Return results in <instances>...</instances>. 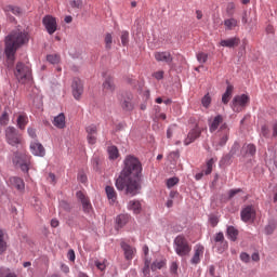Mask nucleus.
Instances as JSON below:
<instances>
[{"label": "nucleus", "instance_id": "obj_1", "mask_svg": "<svg viewBox=\"0 0 277 277\" xmlns=\"http://www.w3.org/2000/svg\"><path fill=\"white\" fill-rule=\"evenodd\" d=\"M144 168L142 161L133 155H128L123 160V168L115 182L118 192H124L128 196H137L142 189Z\"/></svg>", "mask_w": 277, "mask_h": 277}, {"label": "nucleus", "instance_id": "obj_2", "mask_svg": "<svg viewBox=\"0 0 277 277\" xmlns=\"http://www.w3.org/2000/svg\"><path fill=\"white\" fill-rule=\"evenodd\" d=\"M31 36L28 30L15 28L11 30L4 38V53L8 62L16 60V51L29 44Z\"/></svg>", "mask_w": 277, "mask_h": 277}, {"label": "nucleus", "instance_id": "obj_3", "mask_svg": "<svg viewBox=\"0 0 277 277\" xmlns=\"http://www.w3.org/2000/svg\"><path fill=\"white\" fill-rule=\"evenodd\" d=\"M14 168H17L24 174H29L31 168V155L21 151H15L12 159Z\"/></svg>", "mask_w": 277, "mask_h": 277}, {"label": "nucleus", "instance_id": "obj_4", "mask_svg": "<svg viewBox=\"0 0 277 277\" xmlns=\"http://www.w3.org/2000/svg\"><path fill=\"white\" fill-rule=\"evenodd\" d=\"M173 248L177 256H187L189 255V252H192V246L183 235H179L175 237L173 241Z\"/></svg>", "mask_w": 277, "mask_h": 277}, {"label": "nucleus", "instance_id": "obj_5", "mask_svg": "<svg viewBox=\"0 0 277 277\" xmlns=\"http://www.w3.org/2000/svg\"><path fill=\"white\" fill-rule=\"evenodd\" d=\"M14 75L18 83H27L31 79V67L22 62H18L15 67Z\"/></svg>", "mask_w": 277, "mask_h": 277}, {"label": "nucleus", "instance_id": "obj_6", "mask_svg": "<svg viewBox=\"0 0 277 277\" xmlns=\"http://www.w3.org/2000/svg\"><path fill=\"white\" fill-rule=\"evenodd\" d=\"M217 141L214 143L215 150H220V148H224L228 143L230 137V128H228L227 123H223L217 130Z\"/></svg>", "mask_w": 277, "mask_h": 277}, {"label": "nucleus", "instance_id": "obj_7", "mask_svg": "<svg viewBox=\"0 0 277 277\" xmlns=\"http://www.w3.org/2000/svg\"><path fill=\"white\" fill-rule=\"evenodd\" d=\"M5 137H6V143L10 146H16V147H18V145L23 140L21 136V133H18V130H16V128L14 127H8L5 129Z\"/></svg>", "mask_w": 277, "mask_h": 277}, {"label": "nucleus", "instance_id": "obj_8", "mask_svg": "<svg viewBox=\"0 0 277 277\" xmlns=\"http://www.w3.org/2000/svg\"><path fill=\"white\" fill-rule=\"evenodd\" d=\"M120 107L123 111L131 113L135 109V102H133V93L126 92L119 98Z\"/></svg>", "mask_w": 277, "mask_h": 277}, {"label": "nucleus", "instance_id": "obj_9", "mask_svg": "<svg viewBox=\"0 0 277 277\" xmlns=\"http://www.w3.org/2000/svg\"><path fill=\"white\" fill-rule=\"evenodd\" d=\"M214 246L213 248L216 250L217 254H224L226 250H228V241L224 238V233L219 232L214 235Z\"/></svg>", "mask_w": 277, "mask_h": 277}, {"label": "nucleus", "instance_id": "obj_10", "mask_svg": "<svg viewBox=\"0 0 277 277\" xmlns=\"http://www.w3.org/2000/svg\"><path fill=\"white\" fill-rule=\"evenodd\" d=\"M250 103V96L248 94H241L234 96L230 107L233 111L239 113L241 111L240 107H246Z\"/></svg>", "mask_w": 277, "mask_h": 277}, {"label": "nucleus", "instance_id": "obj_11", "mask_svg": "<svg viewBox=\"0 0 277 277\" xmlns=\"http://www.w3.org/2000/svg\"><path fill=\"white\" fill-rule=\"evenodd\" d=\"M42 25L49 36H53V34L57 31V18L53 17V15H44L42 18Z\"/></svg>", "mask_w": 277, "mask_h": 277}, {"label": "nucleus", "instance_id": "obj_12", "mask_svg": "<svg viewBox=\"0 0 277 277\" xmlns=\"http://www.w3.org/2000/svg\"><path fill=\"white\" fill-rule=\"evenodd\" d=\"M240 217L245 223L252 222L256 217V211L252 206H247L240 211Z\"/></svg>", "mask_w": 277, "mask_h": 277}, {"label": "nucleus", "instance_id": "obj_13", "mask_svg": "<svg viewBox=\"0 0 277 277\" xmlns=\"http://www.w3.org/2000/svg\"><path fill=\"white\" fill-rule=\"evenodd\" d=\"M71 90L74 98H76V101H79L83 94V82H81V79L74 78Z\"/></svg>", "mask_w": 277, "mask_h": 277}, {"label": "nucleus", "instance_id": "obj_14", "mask_svg": "<svg viewBox=\"0 0 277 277\" xmlns=\"http://www.w3.org/2000/svg\"><path fill=\"white\" fill-rule=\"evenodd\" d=\"M76 198L81 202L83 213H92V203L90 202V199L85 197L83 192L78 190L76 193Z\"/></svg>", "mask_w": 277, "mask_h": 277}, {"label": "nucleus", "instance_id": "obj_15", "mask_svg": "<svg viewBox=\"0 0 277 277\" xmlns=\"http://www.w3.org/2000/svg\"><path fill=\"white\" fill-rule=\"evenodd\" d=\"M200 135H202V130H200V128L198 127H195L188 132L187 136L184 138V146H189V144H194V142H196V140H198Z\"/></svg>", "mask_w": 277, "mask_h": 277}, {"label": "nucleus", "instance_id": "obj_16", "mask_svg": "<svg viewBox=\"0 0 277 277\" xmlns=\"http://www.w3.org/2000/svg\"><path fill=\"white\" fill-rule=\"evenodd\" d=\"M120 248L123 251L126 261H133L136 249L133 248L131 245L127 243L124 240L120 242Z\"/></svg>", "mask_w": 277, "mask_h": 277}, {"label": "nucleus", "instance_id": "obj_17", "mask_svg": "<svg viewBox=\"0 0 277 277\" xmlns=\"http://www.w3.org/2000/svg\"><path fill=\"white\" fill-rule=\"evenodd\" d=\"M30 153L35 157H44V155H47L44 146H42L41 143L38 141H34L30 143Z\"/></svg>", "mask_w": 277, "mask_h": 277}, {"label": "nucleus", "instance_id": "obj_18", "mask_svg": "<svg viewBox=\"0 0 277 277\" xmlns=\"http://www.w3.org/2000/svg\"><path fill=\"white\" fill-rule=\"evenodd\" d=\"M205 254V246L198 243L195 246V253L193 258L190 259L192 265H198L200 263V256Z\"/></svg>", "mask_w": 277, "mask_h": 277}, {"label": "nucleus", "instance_id": "obj_19", "mask_svg": "<svg viewBox=\"0 0 277 277\" xmlns=\"http://www.w3.org/2000/svg\"><path fill=\"white\" fill-rule=\"evenodd\" d=\"M85 131L88 133V135H87L88 143L91 145L96 144V135H97L96 126L90 124L85 128Z\"/></svg>", "mask_w": 277, "mask_h": 277}, {"label": "nucleus", "instance_id": "obj_20", "mask_svg": "<svg viewBox=\"0 0 277 277\" xmlns=\"http://www.w3.org/2000/svg\"><path fill=\"white\" fill-rule=\"evenodd\" d=\"M154 57L156 62H163L164 64H172L174 60L170 52H156Z\"/></svg>", "mask_w": 277, "mask_h": 277}, {"label": "nucleus", "instance_id": "obj_21", "mask_svg": "<svg viewBox=\"0 0 277 277\" xmlns=\"http://www.w3.org/2000/svg\"><path fill=\"white\" fill-rule=\"evenodd\" d=\"M130 215L129 214H119L116 216V225L115 228L116 230H120V228H124V226H127V224H129V220H130Z\"/></svg>", "mask_w": 277, "mask_h": 277}, {"label": "nucleus", "instance_id": "obj_22", "mask_svg": "<svg viewBox=\"0 0 277 277\" xmlns=\"http://www.w3.org/2000/svg\"><path fill=\"white\" fill-rule=\"evenodd\" d=\"M239 42H241V40L238 37H232L221 40L220 45L226 49H234V47H239Z\"/></svg>", "mask_w": 277, "mask_h": 277}, {"label": "nucleus", "instance_id": "obj_23", "mask_svg": "<svg viewBox=\"0 0 277 277\" xmlns=\"http://www.w3.org/2000/svg\"><path fill=\"white\" fill-rule=\"evenodd\" d=\"M128 210L133 211L135 215H140L142 213V202L137 199L130 200L128 202Z\"/></svg>", "mask_w": 277, "mask_h": 277}, {"label": "nucleus", "instance_id": "obj_24", "mask_svg": "<svg viewBox=\"0 0 277 277\" xmlns=\"http://www.w3.org/2000/svg\"><path fill=\"white\" fill-rule=\"evenodd\" d=\"M225 235L229 241H237V237H239V229L233 225H228L226 227Z\"/></svg>", "mask_w": 277, "mask_h": 277}, {"label": "nucleus", "instance_id": "obj_25", "mask_svg": "<svg viewBox=\"0 0 277 277\" xmlns=\"http://www.w3.org/2000/svg\"><path fill=\"white\" fill-rule=\"evenodd\" d=\"M223 121H224V118L222 117V115H216L212 120V122L209 123L210 133H215V131H217V129L220 128V124H222Z\"/></svg>", "mask_w": 277, "mask_h": 277}, {"label": "nucleus", "instance_id": "obj_26", "mask_svg": "<svg viewBox=\"0 0 277 277\" xmlns=\"http://www.w3.org/2000/svg\"><path fill=\"white\" fill-rule=\"evenodd\" d=\"M53 124L56 127V129H66V116L64 113H61L54 117Z\"/></svg>", "mask_w": 277, "mask_h": 277}, {"label": "nucleus", "instance_id": "obj_27", "mask_svg": "<svg viewBox=\"0 0 277 277\" xmlns=\"http://www.w3.org/2000/svg\"><path fill=\"white\" fill-rule=\"evenodd\" d=\"M233 90H235V87H233V84H228L226 87V90L222 95V103L224 105H228V102L230 101V96H233Z\"/></svg>", "mask_w": 277, "mask_h": 277}, {"label": "nucleus", "instance_id": "obj_28", "mask_svg": "<svg viewBox=\"0 0 277 277\" xmlns=\"http://www.w3.org/2000/svg\"><path fill=\"white\" fill-rule=\"evenodd\" d=\"M103 89L107 90L108 92H115L116 91V84L114 83L113 77H106L103 82Z\"/></svg>", "mask_w": 277, "mask_h": 277}, {"label": "nucleus", "instance_id": "obj_29", "mask_svg": "<svg viewBox=\"0 0 277 277\" xmlns=\"http://www.w3.org/2000/svg\"><path fill=\"white\" fill-rule=\"evenodd\" d=\"M0 277H18V275L8 266H0Z\"/></svg>", "mask_w": 277, "mask_h": 277}, {"label": "nucleus", "instance_id": "obj_30", "mask_svg": "<svg viewBox=\"0 0 277 277\" xmlns=\"http://www.w3.org/2000/svg\"><path fill=\"white\" fill-rule=\"evenodd\" d=\"M4 12L8 14V12H11L14 14V16H21L23 14V10L19 6H14L12 4H9L4 8Z\"/></svg>", "mask_w": 277, "mask_h": 277}, {"label": "nucleus", "instance_id": "obj_31", "mask_svg": "<svg viewBox=\"0 0 277 277\" xmlns=\"http://www.w3.org/2000/svg\"><path fill=\"white\" fill-rule=\"evenodd\" d=\"M105 192L108 200H111V202H116L118 197L116 195V189L114 188V186H106Z\"/></svg>", "mask_w": 277, "mask_h": 277}, {"label": "nucleus", "instance_id": "obj_32", "mask_svg": "<svg viewBox=\"0 0 277 277\" xmlns=\"http://www.w3.org/2000/svg\"><path fill=\"white\" fill-rule=\"evenodd\" d=\"M12 183L18 192H23L25 189V181H23V179L15 176L12 179Z\"/></svg>", "mask_w": 277, "mask_h": 277}, {"label": "nucleus", "instance_id": "obj_33", "mask_svg": "<svg viewBox=\"0 0 277 277\" xmlns=\"http://www.w3.org/2000/svg\"><path fill=\"white\" fill-rule=\"evenodd\" d=\"M27 122H29V119L27 118V116L25 115H19L17 117V127L18 129H21L22 131L25 129V127H27Z\"/></svg>", "mask_w": 277, "mask_h": 277}, {"label": "nucleus", "instance_id": "obj_34", "mask_svg": "<svg viewBox=\"0 0 277 277\" xmlns=\"http://www.w3.org/2000/svg\"><path fill=\"white\" fill-rule=\"evenodd\" d=\"M107 151H108L109 159H113V160L118 159L119 151H118V147H116V145L109 146Z\"/></svg>", "mask_w": 277, "mask_h": 277}, {"label": "nucleus", "instance_id": "obj_35", "mask_svg": "<svg viewBox=\"0 0 277 277\" xmlns=\"http://www.w3.org/2000/svg\"><path fill=\"white\" fill-rule=\"evenodd\" d=\"M224 26L226 27V29L228 31H232V29H235V27L237 26V19L235 18H228L224 21Z\"/></svg>", "mask_w": 277, "mask_h": 277}, {"label": "nucleus", "instance_id": "obj_36", "mask_svg": "<svg viewBox=\"0 0 277 277\" xmlns=\"http://www.w3.org/2000/svg\"><path fill=\"white\" fill-rule=\"evenodd\" d=\"M3 229H0V254H3L8 250V242H5Z\"/></svg>", "mask_w": 277, "mask_h": 277}, {"label": "nucleus", "instance_id": "obj_37", "mask_svg": "<svg viewBox=\"0 0 277 277\" xmlns=\"http://www.w3.org/2000/svg\"><path fill=\"white\" fill-rule=\"evenodd\" d=\"M164 265H166V260L154 261L150 266L151 272H157V269H162Z\"/></svg>", "mask_w": 277, "mask_h": 277}, {"label": "nucleus", "instance_id": "obj_38", "mask_svg": "<svg viewBox=\"0 0 277 277\" xmlns=\"http://www.w3.org/2000/svg\"><path fill=\"white\" fill-rule=\"evenodd\" d=\"M220 163L222 166H230V163H233V155H230L229 153L224 155L221 160Z\"/></svg>", "mask_w": 277, "mask_h": 277}, {"label": "nucleus", "instance_id": "obj_39", "mask_svg": "<svg viewBox=\"0 0 277 277\" xmlns=\"http://www.w3.org/2000/svg\"><path fill=\"white\" fill-rule=\"evenodd\" d=\"M207 60H209V54L205 52L197 53V62L201 64V66L207 64Z\"/></svg>", "mask_w": 277, "mask_h": 277}, {"label": "nucleus", "instance_id": "obj_40", "mask_svg": "<svg viewBox=\"0 0 277 277\" xmlns=\"http://www.w3.org/2000/svg\"><path fill=\"white\" fill-rule=\"evenodd\" d=\"M47 61L53 65L58 64L61 62L60 54H49Z\"/></svg>", "mask_w": 277, "mask_h": 277}, {"label": "nucleus", "instance_id": "obj_41", "mask_svg": "<svg viewBox=\"0 0 277 277\" xmlns=\"http://www.w3.org/2000/svg\"><path fill=\"white\" fill-rule=\"evenodd\" d=\"M8 122H10V115L8 114V107H5L0 116V124H8Z\"/></svg>", "mask_w": 277, "mask_h": 277}, {"label": "nucleus", "instance_id": "obj_42", "mask_svg": "<svg viewBox=\"0 0 277 277\" xmlns=\"http://www.w3.org/2000/svg\"><path fill=\"white\" fill-rule=\"evenodd\" d=\"M201 105H202V107H205L206 109H209V107L211 106V95H209V93H207V94L201 98Z\"/></svg>", "mask_w": 277, "mask_h": 277}, {"label": "nucleus", "instance_id": "obj_43", "mask_svg": "<svg viewBox=\"0 0 277 277\" xmlns=\"http://www.w3.org/2000/svg\"><path fill=\"white\" fill-rule=\"evenodd\" d=\"M179 177L173 176L167 180V187L168 189H172V187H174V185H179Z\"/></svg>", "mask_w": 277, "mask_h": 277}, {"label": "nucleus", "instance_id": "obj_44", "mask_svg": "<svg viewBox=\"0 0 277 277\" xmlns=\"http://www.w3.org/2000/svg\"><path fill=\"white\" fill-rule=\"evenodd\" d=\"M239 148H241V146L239 145V142L237 141L234 142L229 150V154L232 155V157H235V155L239 153Z\"/></svg>", "mask_w": 277, "mask_h": 277}, {"label": "nucleus", "instance_id": "obj_45", "mask_svg": "<svg viewBox=\"0 0 277 277\" xmlns=\"http://www.w3.org/2000/svg\"><path fill=\"white\" fill-rule=\"evenodd\" d=\"M274 230H276V224L275 223H268L264 228L265 235H273Z\"/></svg>", "mask_w": 277, "mask_h": 277}, {"label": "nucleus", "instance_id": "obj_46", "mask_svg": "<svg viewBox=\"0 0 277 277\" xmlns=\"http://www.w3.org/2000/svg\"><path fill=\"white\" fill-rule=\"evenodd\" d=\"M246 154L250 155L251 157H254V155H256V145L248 144Z\"/></svg>", "mask_w": 277, "mask_h": 277}, {"label": "nucleus", "instance_id": "obj_47", "mask_svg": "<svg viewBox=\"0 0 277 277\" xmlns=\"http://www.w3.org/2000/svg\"><path fill=\"white\" fill-rule=\"evenodd\" d=\"M121 44L122 47H127V44H129V31L127 30L121 32Z\"/></svg>", "mask_w": 277, "mask_h": 277}, {"label": "nucleus", "instance_id": "obj_48", "mask_svg": "<svg viewBox=\"0 0 277 277\" xmlns=\"http://www.w3.org/2000/svg\"><path fill=\"white\" fill-rule=\"evenodd\" d=\"M111 42H113L111 34L107 32L105 36V47L108 51L111 49Z\"/></svg>", "mask_w": 277, "mask_h": 277}, {"label": "nucleus", "instance_id": "obj_49", "mask_svg": "<svg viewBox=\"0 0 277 277\" xmlns=\"http://www.w3.org/2000/svg\"><path fill=\"white\" fill-rule=\"evenodd\" d=\"M260 135H261L262 137H265V138L269 137V128H267L266 124H263V126L261 127Z\"/></svg>", "mask_w": 277, "mask_h": 277}, {"label": "nucleus", "instance_id": "obj_50", "mask_svg": "<svg viewBox=\"0 0 277 277\" xmlns=\"http://www.w3.org/2000/svg\"><path fill=\"white\" fill-rule=\"evenodd\" d=\"M209 223L211 224L212 228H215V226H217V224H220V219H217V216H215V215H211L209 217Z\"/></svg>", "mask_w": 277, "mask_h": 277}, {"label": "nucleus", "instance_id": "obj_51", "mask_svg": "<svg viewBox=\"0 0 277 277\" xmlns=\"http://www.w3.org/2000/svg\"><path fill=\"white\" fill-rule=\"evenodd\" d=\"M237 194H241V188L229 189L228 198H235V196H237Z\"/></svg>", "mask_w": 277, "mask_h": 277}, {"label": "nucleus", "instance_id": "obj_52", "mask_svg": "<svg viewBox=\"0 0 277 277\" xmlns=\"http://www.w3.org/2000/svg\"><path fill=\"white\" fill-rule=\"evenodd\" d=\"M240 261H242V263H250V254H248L247 252H241Z\"/></svg>", "mask_w": 277, "mask_h": 277}, {"label": "nucleus", "instance_id": "obj_53", "mask_svg": "<svg viewBox=\"0 0 277 277\" xmlns=\"http://www.w3.org/2000/svg\"><path fill=\"white\" fill-rule=\"evenodd\" d=\"M60 208L63 209L64 211H70V203L63 200L60 202Z\"/></svg>", "mask_w": 277, "mask_h": 277}, {"label": "nucleus", "instance_id": "obj_54", "mask_svg": "<svg viewBox=\"0 0 277 277\" xmlns=\"http://www.w3.org/2000/svg\"><path fill=\"white\" fill-rule=\"evenodd\" d=\"M226 12H227V14H234L235 13V3L234 2L227 3Z\"/></svg>", "mask_w": 277, "mask_h": 277}, {"label": "nucleus", "instance_id": "obj_55", "mask_svg": "<svg viewBox=\"0 0 277 277\" xmlns=\"http://www.w3.org/2000/svg\"><path fill=\"white\" fill-rule=\"evenodd\" d=\"M153 78L157 79V81H161L163 79V70H159L153 74Z\"/></svg>", "mask_w": 277, "mask_h": 277}, {"label": "nucleus", "instance_id": "obj_56", "mask_svg": "<svg viewBox=\"0 0 277 277\" xmlns=\"http://www.w3.org/2000/svg\"><path fill=\"white\" fill-rule=\"evenodd\" d=\"M250 16V13L248 11H243L242 17H241V23L242 25H248V18Z\"/></svg>", "mask_w": 277, "mask_h": 277}, {"label": "nucleus", "instance_id": "obj_57", "mask_svg": "<svg viewBox=\"0 0 277 277\" xmlns=\"http://www.w3.org/2000/svg\"><path fill=\"white\" fill-rule=\"evenodd\" d=\"M91 163H92V167H93L94 170H98V157L97 156H94L91 159Z\"/></svg>", "mask_w": 277, "mask_h": 277}, {"label": "nucleus", "instance_id": "obj_58", "mask_svg": "<svg viewBox=\"0 0 277 277\" xmlns=\"http://www.w3.org/2000/svg\"><path fill=\"white\" fill-rule=\"evenodd\" d=\"M27 132H28L29 137H31L32 140H36V137H38V135L36 134V129L28 128Z\"/></svg>", "mask_w": 277, "mask_h": 277}, {"label": "nucleus", "instance_id": "obj_59", "mask_svg": "<svg viewBox=\"0 0 277 277\" xmlns=\"http://www.w3.org/2000/svg\"><path fill=\"white\" fill-rule=\"evenodd\" d=\"M169 157H171V159L176 160L179 159V157H181V151H179V149L171 151Z\"/></svg>", "mask_w": 277, "mask_h": 277}, {"label": "nucleus", "instance_id": "obj_60", "mask_svg": "<svg viewBox=\"0 0 277 277\" xmlns=\"http://www.w3.org/2000/svg\"><path fill=\"white\" fill-rule=\"evenodd\" d=\"M170 272L171 274H176V272H179V264H176V262H172L170 266Z\"/></svg>", "mask_w": 277, "mask_h": 277}, {"label": "nucleus", "instance_id": "obj_61", "mask_svg": "<svg viewBox=\"0 0 277 277\" xmlns=\"http://www.w3.org/2000/svg\"><path fill=\"white\" fill-rule=\"evenodd\" d=\"M81 0H72V1H70V5L72 6V8H77V10H79L80 8H81Z\"/></svg>", "mask_w": 277, "mask_h": 277}, {"label": "nucleus", "instance_id": "obj_62", "mask_svg": "<svg viewBox=\"0 0 277 277\" xmlns=\"http://www.w3.org/2000/svg\"><path fill=\"white\" fill-rule=\"evenodd\" d=\"M172 135H174V130L172 129V126L167 129V137L168 140H172Z\"/></svg>", "mask_w": 277, "mask_h": 277}, {"label": "nucleus", "instance_id": "obj_63", "mask_svg": "<svg viewBox=\"0 0 277 277\" xmlns=\"http://www.w3.org/2000/svg\"><path fill=\"white\" fill-rule=\"evenodd\" d=\"M95 267H97V269H100L101 272H104V269H105V264L102 263V262L96 261V262H95Z\"/></svg>", "mask_w": 277, "mask_h": 277}, {"label": "nucleus", "instance_id": "obj_64", "mask_svg": "<svg viewBox=\"0 0 277 277\" xmlns=\"http://www.w3.org/2000/svg\"><path fill=\"white\" fill-rule=\"evenodd\" d=\"M273 137H277V121L273 124Z\"/></svg>", "mask_w": 277, "mask_h": 277}]
</instances>
